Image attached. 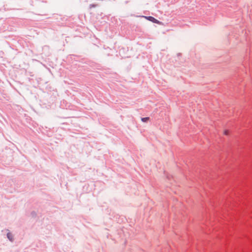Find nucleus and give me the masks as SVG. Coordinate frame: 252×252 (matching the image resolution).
<instances>
[{
	"label": "nucleus",
	"mask_w": 252,
	"mask_h": 252,
	"mask_svg": "<svg viewBox=\"0 0 252 252\" xmlns=\"http://www.w3.org/2000/svg\"><path fill=\"white\" fill-rule=\"evenodd\" d=\"M149 120V117L143 118L141 119V121L143 122H146Z\"/></svg>",
	"instance_id": "nucleus-3"
},
{
	"label": "nucleus",
	"mask_w": 252,
	"mask_h": 252,
	"mask_svg": "<svg viewBox=\"0 0 252 252\" xmlns=\"http://www.w3.org/2000/svg\"><path fill=\"white\" fill-rule=\"evenodd\" d=\"M7 238L10 240V241H12L13 240V236H12V234H11L10 233H8L7 234Z\"/></svg>",
	"instance_id": "nucleus-2"
},
{
	"label": "nucleus",
	"mask_w": 252,
	"mask_h": 252,
	"mask_svg": "<svg viewBox=\"0 0 252 252\" xmlns=\"http://www.w3.org/2000/svg\"><path fill=\"white\" fill-rule=\"evenodd\" d=\"M223 133L224 135H228L229 134V131L228 130L225 129L223 131Z\"/></svg>",
	"instance_id": "nucleus-4"
},
{
	"label": "nucleus",
	"mask_w": 252,
	"mask_h": 252,
	"mask_svg": "<svg viewBox=\"0 0 252 252\" xmlns=\"http://www.w3.org/2000/svg\"><path fill=\"white\" fill-rule=\"evenodd\" d=\"M144 17L146 19H147V20H149V21H151V22H153L154 23H157V24H160V22L157 19H155L153 17H152V16H148V17L144 16Z\"/></svg>",
	"instance_id": "nucleus-1"
}]
</instances>
